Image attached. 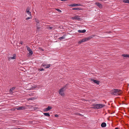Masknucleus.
Masks as SVG:
<instances>
[{
	"mask_svg": "<svg viewBox=\"0 0 129 129\" xmlns=\"http://www.w3.org/2000/svg\"><path fill=\"white\" fill-rule=\"evenodd\" d=\"M16 109L19 110L25 109V107L24 106H19L17 107L16 108H15L14 110H15Z\"/></svg>",
	"mask_w": 129,
	"mask_h": 129,
	"instance_id": "9",
	"label": "nucleus"
},
{
	"mask_svg": "<svg viewBox=\"0 0 129 129\" xmlns=\"http://www.w3.org/2000/svg\"><path fill=\"white\" fill-rule=\"evenodd\" d=\"M56 10L57 11L59 12L60 13L61 12V10L58 9H56Z\"/></svg>",
	"mask_w": 129,
	"mask_h": 129,
	"instance_id": "24",
	"label": "nucleus"
},
{
	"mask_svg": "<svg viewBox=\"0 0 129 129\" xmlns=\"http://www.w3.org/2000/svg\"><path fill=\"white\" fill-rule=\"evenodd\" d=\"M73 10H80V8H73L72 9Z\"/></svg>",
	"mask_w": 129,
	"mask_h": 129,
	"instance_id": "22",
	"label": "nucleus"
},
{
	"mask_svg": "<svg viewBox=\"0 0 129 129\" xmlns=\"http://www.w3.org/2000/svg\"><path fill=\"white\" fill-rule=\"evenodd\" d=\"M38 70L40 71H44V70L43 69L40 68V69H39Z\"/></svg>",
	"mask_w": 129,
	"mask_h": 129,
	"instance_id": "25",
	"label": "nucleus"
},
{
	"mask_svg": "<svg viewBox=\"0 0 129 129\" xmlns=\"http://www.w3.org/2000/svg\"><path fill=\"white\" fill-rule=\"evenodd\" d=\"M69 6L70 7H73V4L69 5Z\"/></svg>",
	"mask_w": 129,
	"mask_h": 129,
	"instance_id": "29",
	"label": "nucleus"
},
{
	"mask_svg": "<svg viewBox=\"0 0 129 129\" xmlns=\"http://www.w3.org/2000/svg\"><path fill=\"white\" fill-rule=\"evenodd\" d=\"M52 108L51 107H50L49 106H48L47 108H45L44 109V111L45 112H47L49 111Z\"/></svg>",
	"mask_w": 129,
	"mask_h": 129,
	"instance_id": "13",
	"label": "nucleus"
},
{
	"mask_svg": "<svg viewBox=\"0 0 129 129\" xmlns=\"http://www.w3.org/2000/svg\"><path fill=\"white\" fill-rule=\"evenodd\" d=\"M89 39V38H84V39H82L80 40V41H79L78 42V44H80L82 42H85V41H87V40H88Z\"/></svg>",
	"mask_w": 129,
	"mask_h": 129,
	"instance_id": "6",
	"label": "nucleus"
},
{
	"mask_svg": "<svg viewBox=\"0 0 129 129\" xmlns=\"http://www.w3.org/2000/svg\"><path fill=\"white\" fill-rule=\"evenodd\" d=\"M64 89V88H62L60 90L59 92V94L62 96H63L64 95V93H63Z\"/></svg>",
	"mask_w": 129,
	"mask_h": 129,
	"instance_id": "7",
	"label": "nucleus"
},
{
	"mask_svg": "<svg viewBox=\"0 0 129 129\" xmlns=\"http://www.w3.org/2000/svg\"><path fill=\"white\" fill-rule=\"evenodd\" d=\"M122 93V91L119 89H114L112 91L111 93L112 94L116 95H121Z\"/></svg>",
	"mask_w": 129,
	"mask_h": 129,
	"instance_id": "1",
	"label": "nucleus"
},
{
	"mask_svg": "<svg viewBox=\"0 0 129 129\" xmlns=\"http://www.w3.org/2000/svg\"><path fill=\"white\" fill-rule=\"evenodd\" d=\"M15 88V87H13L11 88L10 90V93H12V91Z\"/></svg>",
	"mask_w": 129,
	"mask_h": 129,
	"instance_id": "17",
	"label": "nucleus"
},
{
	"mask_svg": "<svg viewBox=\"0 0 129 129\" xmlns=\"http://www.w3.org/2000/svg\"><path fill=\"white\" fill-rule=\"evenodd\" d=\"M122 56L124 57H129V55L123 54L122 55Z\"/></svg>",
	"mask_w": 129,
	"mask_h": 129,
	"instance_id": "19",
	"label": "nucleus"
},
{
	"mask_svg": "<svg viewBox=\"0 0 129 129\" xmlns=\"http://www.w3.org/2000/svg\"><path fill=\"white\" fill-rule=\"evenodd\" d=\"M101 126L102 127H105L106 125V123L105 122H103L101 124Z\"/></svg>",
	"mask_w": 129,
	"mask_h": 129,
	"instance_id": "16",
	"label": "nucleus"
},
{
	"mask_svg": "<svg viewBox=\"0 0 129 129\" xmlns=\"http://www.w3.org/2000/svg\"><path fill=\"white\" fill-rule=\"evenodd\" d=\"M30 8H27L26 10V12L27 14L29 16H30L31 15V12L29 11Z\"/></svg>",
	"mask_w": 129,
	"mask_h": 129,
	"instance_id": "12",
	"label": "nucleus"
},
{
	"mask_svg": "<svg viewBox=\"0 0 129 129\" xmlns=\"http://www.w3.org/2000/svg\"><path fill=\"white\" fill-rule=\"evenodd\" d=\"M96 4L100 8H101L102 7V5L100 3H96Z\"/></svg>",
	"mask_w": 129,
	"mask_h": 129,
	"instance_id": "18",
	"label": "nucleus"
},
{
	"mask_svg": "<svg viewBox=\"0 0 129 129\" xmlns=\"http://www.w3.org/2000/svg\"><path fill=\"white\" fill-rule=\"evenodd\" d=\"M71 19L75 20H78L80 19V17L77 15H74L71 18Z\"/></svg>",
	"mask_w": 129,
	"mask_h": 129,
	"instance_id": "4",
	"label": "nucleus"
},
{
	"mask_svg": "<svg viewBox=\"0 0 129 129\" xmlns=\"http://www.w3.org/2000/svg\"><path fill=\"white\" fill-rule=\"evenodd\" d=\"M122 1L125 3H129V0H123Z\"/></svg>",
	"mask_w": 129,
	"mask_h": 129,
	"instance_id": "21",
	"label": "nucleus"
},
{
	"mask_svg": "<svg viewBox=\"0 0 129 129\" xmlns=\"http://www.w3.org/2000/svg\"><path fill=\"white\" fill-rule=\"evenodd\" d=\"M77 6H81V4H76Z\"/></svg>",
	"mask_w": 129,
	"mask_h": 129,
	"instance_id": "28",
	"label": "nucleus"
},
{
	"mask_svg": "<svg viewBox=\"0 0 129 129\" xmlns=\"http://www.w3.org/2000/svg\"><path fill=\"white\" fill-rule=\"evenodd\" d=\"M115 129H119L117 127Z\"/></svg>",
	"mask_w": 129,
	"mask_h": 129,
	"instance_id": "33",
	"label": "nucleus"
},
{
	"mask_svg": "<svg viewBox=\"0 0 129 129\" xmlns=\"http://www.w3.org/2000/svg\"><path fill=\"white\" fill-rule=\"evenodd\" d=\"M26 47L28 51L29 52V55H31L33 54V52L31 50V49L27 46H26Z\"/></svg>",
	"mask_w": 129,
	"mask_h": 129,
	"instance_id": "5",
	"label": "nucleus"
},
{
	"mask_svg": "<svg viewBox=\"0 0 129 129\" xmlns=\"http://www.w3.org/2000/svg\"><path fill=\"white\" fill-rule=\"evenodd\" d=\"M28 86L29 87V88H28V89L30 90L36 88H39L37 86H33L32 85L30 84H28Z\"/></svg>",
	"mask_w": 129,
	"mask_h": 129,
	"instance_id": "3",
	"label": "nucleus"
},
{
	"mask_svg": "<svg viewBox=\"0 0 129 129\" xmlns=\"http://www.w3.org/2000/svg\"><path fill=\"white\" fill-rule=\"evenodd\" d=\"M31 18V17H28L26 19V20H28V19H30Z\"/></svg>",
	"mask_w": 129,
	"mask_h": 129,
	"instance_id": "26",
	"label": "nucleus"
},
{
	"mask_svg": "<svg viewBox=\"0 0 129 129\" xmlns=\"http://www.w3.org/2000/svg\"><path fill=\"white\" fill-rule=\"evenodd\" d=\"M65 36H63L60 37L59 38V39L60 40H61L62 39H65Z\"/></svg>",
	"mask_w": 129,
	"mask_h": 129,
	"instance_id": "23",
	"label": "nucleus"
},
{
	"mask_svg": "<svg viewBox=\"0 0 129 129\" xmlns=\"http://www.w3.org/2000/svg\"><path fill=\"white\" fill-rule=\"evenodd\" d=\"M92 81L94 83H96L98 84H99V81L94 80H92Z\"/></svg>",
	"mask_w": 129,
	"mask_h": 129,
	"instance_id": "15",
	"label": "nucleus"
},
{
	"mask_svg": "<svg viewBox=\"0 0 129 129\" xmlns=\"http://www.w3.org/2000/svg\"><path fill=\"white\" fill-rule=\"evenodd\" d=\"M51 66V64H48L47 65L43 63H42V64L41 66L43 67H45V68H49Z\"/></svg>",
	"mask_w": 129,
	"mask_h": 129,
	"instance_id": "10",
	"label": "nucleus"
},
{
	"mask_svg": "<svg viewBox=\"0 0 129 129\" xmlns=\"http://www.w3.org/2000/svg\"><path fill=\"white\" fill-rule=\"evenodd\" d=\"M43 114L48 117H49L50 116L49 114L48 113H44Z\"/></svg>",
	"mask_w": 129,
	"mask_h": 129,
	"instance_id": "20",
	"label": "nucleus"
},
{
	"mask_svg": "<svg viewBox=\"0 0 129 129\" xmlns=\"http://www.w3.org/2000/svg\"><path fill=\"white\" fill-rule=\"evenodd\" d=\"M58 115H57L56 114L55 115V117H58Z\"/></svg>",
	"mask_w": 129,
	"mask_h": 129,
	"instance_id": "32",
	"label": "nucleus"
},
{
	"mask_svg": "<svg viewBox=\"0 0 129 129\" xmlns=\"http://www.w3.org/2000/svg\"><path fill=\"white\" fill-rule=\"evenodd\" d=\"M49 28L50 29H53V27H51V26H49Z\"/></svg>",
	"mask_w": 129,
	"mask_h": 129,
	"instance_id": "30",
	"label": "nucleus"
},
{
	"mask_svg": "<svg viewBox=\"0 0 129 129\" xmlns=\"http://www.w3.org/2000/svg\"><path fill=\"white\" fill-rule=\"evenodd\" d=\"M35 21L37 22V29H40V27L39 26L40 25V23L39 22L38 20L37 19H35Z\"/></svg>",
	"mask_w": 129,
	"mask_h": 129,
	"instance_id": "11",
	"label": "nucleus"
},
{
	"mask_svg": "<svg viewBox=\"0 0 129 129\" xmlns=\"http://www.w3.org/2000/svg\"><path fill=\"white\" fill-rule=\"evenodd\" d=\"M22 43H22V41H20V44H21L22 45Z\"/></svg>",
	"mask_w": 129,
	"mask_h": 129,
	"instance_id": "31",
	"label": "nucleus"
},
{
	"mask_svg": "<svg viewBox=\"0 0 129 129\" xmlns=\"http://www.w3.org/2000/svg\"><path fill=\"white\" fill-rule=\"evenodd\" d=\"M104 105L101 104H96L95 105V106L97 109H99L103 107Z\"/></svg>",
	"mask_w": 129,
	"mask_h": 129,
	"instance_id": "2",
	"label": "nucleus"
},
{
	"mask_svg": "<svg viewBox=\"0 0 129 129\" xmlns=\"http://www.w3.org/2000/svg\"><path fill=\"white\" fill-rule=\"evenodd\" d=\"M73 7L77 6L76 4H73Z\"/></svg>",
	"mask_w": 129,
	"mask_h": 129,
	"instance_id": "27",
	"label": "nucleus"
},
{
	"mask_svg": "<svg viewBox=\"0 0 129 129\" xmlns=\"http://www.w3.org/2000/svg\"><path fill=\"white\" fill-rule=\"evenodd\" d=\"M16 58V55L14 54L12 56L10 57L9 58V60H10L11 59H15Z\"/></svg>",
	"mask_w": 129,
	"mask_h": 129,
	"instance_id": "8",
	"label": "nucleus"
},
{
	"mask_svg": "<svg viewBox=\"0 0 129 129\" xmlns=\"http://www.w3.org/2000/svg\"><path fill=\"white\" fill-rule=\"evenodd\" d=\"M86 31V30L84 29L83 30H78V31L79 33H85Z\"/></svg>",
	"mask_w": 129,
	"mask_h": 129,
	"instance_id": "14",
	"label": "nucleus"
}]
</instances>
